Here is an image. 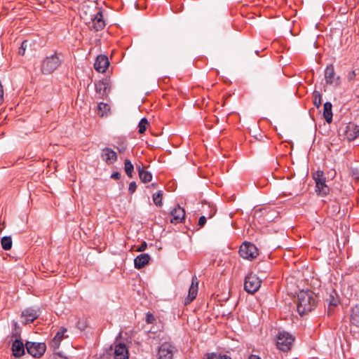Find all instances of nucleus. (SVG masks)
<instances>
[{
	"mask_svg": "<svg viewBox=\"0 0 359 359\" xmlns=\"http://www.w3.org/2000/svg\"><path fill=\"white\" fill-rule=\"evenodd\" d=\"M324 77L326 83L330 84L334 87H337L341 83V79L337 76L333 65H329L326 67L324 72Z\"/></svg>",
	"mask_w": 359,
	"mask_h": 359,
	"instance_id": "8",
	"label": "nucleus"
},
{
	"mask_svg": "<svg viewBox=\"0 0 359 359\" xmlns=\"http://www.w3.org/2000/svg\"><path fill=\"white\" fill-rule=\"evenodd\" d=\"M38 311L33 309H27L22 312L21 318L25 324L31 323L39 317Z\"/></svg>",
	"mask_w": 359,
	"mask_h": 359,
	"instance_id": "14",
	"label": "nucleus"
},
{
	"mask_svg": "<svg viewBox=\"0 0 359 359\" xmlns=\"http://www.w3.org/2000/svg\"><path fill=\"white\" fill-rule=\"evenodd\" d=\"M148 125H149V123H148L147 119L145 118H142L138 125V128H139L138 132L140 134H143L145 132V130H147V127Z\"/></svg>",
	"mask_w": 359,
	"mask_h": 359,
	"instance_id": "29",
	"label": "nucleus"
},
{
	"mask_svg": "<svg viewBox=\"0 0 359 359\" xmlns=\"http://www.w3.org/2000/svg\"><path fill=\"white\" fill-rule=\"evenodd\" d=\"M221 354L217 355L215 353H209L205 355L203 359H221Z\"/></svg>",
	"mask_w": 359,
	"mask_h": 359,
	"instance_id": "31",
	"label": "nucleus"
},
{
	"mask_svg": "<svg viewBox=\"0 0 359 359\" xmlns=\"http://www.w3.org/2000/svg\"><path fill=\"white\" fill-rule=\"evenodd\" d=\"M111 177L114 180H119L121 177V174L118 172H113Z\"/></svg>",
	"mask_w": 359,
	"mask_h": 359,
	"instance_id": "39",
	"label": "nucleus"
},
{
	"mask_svg": "<svg viewBox=\"0 0 359 359\" xmlns=\"http://www.w3.org/2000/svg\"><path fill=\"white\" fill-rule=\"evenodd\" d=\"M294 341V338L292 334L286 332H282L277 337L276 345L278 349L286 352L290 350Z\"/></svg>",
	"mask_w": 359,
	"mask_h": 359,
	"instance_id": "4",
	"label": "nucleus"
},
{
	"mask_svg": "<svg viewBox=\"0 0 359 359\" xmlns=\"http://www.w3.org/2000/svg\"><path fill=\"white\" fill-rule=\"evenodd\" d=\"M102 158L107 164H112L117 160L116 153L110 148H104L102 150Z\"/></svg>",
	"mask_w": 359,
	"mask_h": 359,
	"instance_id": "15",
	"label": "nucleus"
},
{
	"mask_svg": "<svg viewBox=\"0 0 359 359\" xmlns=\"http://www.w3.org/2000/svg\"><path fill=\"white\" fill-rule=\"evenodd\" d=\"M51 359H67V358L62 357L59 354H54Z\"/></svg>",
	"mask_w": 359,
	"mask_h": 359,
	"instance_id": "42",
	"label": "nucleus"
},
{
	"mask_svg": "<svg viewBox=\"0 0 359 359\" xmlns=\"http://www.w3.org/2000/svg\"><path fill=\"white\" fill-rule=\"evenodd\" d=\"M357 317H358V316H357V315H356V314H353V315H352V316H351V320H352V321H353V323H356V324H358V325H359V320H357V319H356V318H357Z\"/></svg>",
	"mask_w": 359,
	"mask_h": 359,
	"instance_id": "40",
	"label": "nucleus"
},
{
	"mask_svg": "<svg viewBox=\"0 0 359 359\" xmlns=\"http://www.w3.org/2000/svg\"><path fill=\"white\" fill-rule=\"evenodd\" d=\"M95 90H110L113 86L109 79H105L95 83Z\"/></svg>",
	"mask_w": 359,
	"mask_h": 359,
	"instance_id": "23",
	"label": "nucleus"
},
{
	"mask_svg": "<svg viewBox=\"0 0 359 359\" xmlns=\"http://www.w3.org/2000/svg\"><path fill=\"white\" fill-rule=\"evenodd\" d=\"M198 290V280L196 276L192 277L191 284L189 289L188 296L185 299V304H190L197 296Z\"/></svg>",
	"mask_w": 359,
	"mask_h": 359,
	"instance_id": "11",
	"label": "nucleus"
},
{
	"mask_svg": "<svg viewBox=\"0 0 359 359\" xmlns=\"http://www.w3.org/2000/svg\"><path fill=\"white\" fill-rule=\"evenodd\" d=\"M332 105L331 102H326L324 104L323 107V116L328 123H331L332 121Z\"/></svg>",
	"mask_w": 359,
	"mask_h": 359,
	"instance_id": "22",
	"label": "nucleus"
},
{
	"mask_svg": "<svg viewBox=\"0 0 359 359\" xmlns=\"http://www.w3.org/2000/svg\"><path fill=\"white\" fill-rule=\"evenodd\" d=\"M352 175L355 177V179H359V172L358 170H352Z\"/></svg>",
	"mask_w": 359,
	"mask_h": 359,
	"instance_id": "41",
	"label": "nucleus"
},
{
	"mask_svg": "<svg viewBox=\"0 0 359 359\" xmlns=\"http://www.w3.org/2000/svg\"><path fill=\"white\" fill-rule=\"evenodd\" d=\"M115 359H128V351L124 344H118L114 348Z\"/></svg>",
	"mask_w": 359,
	"mask_h": 359,
	"instance_id": "16",
	"label": "nucleus"
},
{
	"mask_svg": "<svg viewBox=\"0 0 359 359\" xmlns=\"http://www.w3.org/2000/svg\"><path fill=\"white\" fill-rule=\"evenodd\" d=\"M147 248V244L145 241L142 242L141 245L138 247L137 251V252H143Z\"/></svg>",
	"mask_w": 359,
	"mask_h": 359,
	"instance_id": "37",
	"label": "nucleus"
},
{
	"mask_svg": "<svg viewBox=\"0 0 359 359\" xmlns=\"http://www.w3.org/2000/svg\"><path fill=\"white\" fill-rule=\"evenodd\" d=\"M155 320H156V318H155L154 316L152 313H151L150 312H148L146 316V322L148 324H152L155 322Z\"/></svg>",
	"mask_w": 359,
	"mask_h": 359,
	"instance_id": "32",
	"label": "nucleus"
},
{
	"mask_svg": "<svg viewBox=\"0 0 359 359\" xmlns=\"http://www.w3.org/2000/svg\"><path fill=\"white\" fill-rule=\"evenodd\" d=\"M175 346L169 342L163 343L158 350V359H172Z\"/></svg>",
	"mask_w": 359,
	"mask_h": 359,
	"instance_id": "9",
	"label": "nucleus"
},
{
	"mask_svg": "<svg viewBox=\"0 0 359 359\" xmlns=\"http://www.w3.org/2000/svg\"><path fill=\"white\" fill-rule=\"evenodd\" d=\"M110 106L104 102H100L97 105V114L100 117L107 116L110 114Z\"/></svg>",
	"mask_w": 359,
	"mask_h": 359,
	"instance_id": "21",
	"label": "nucleus"
},
{
	"mask_svg": "<svg viewBox=\"0 0 359 359\" xmlns=\"http://www.w3.org/2000/svg\"><path fill=\"white\" fill-rule=\"evenodd\" d=\"M316 299L313 292L310 290L300 291L297 294V311L305 315L311 311L316 306Z\"/></svg>",
	"mask_w": 359,
	"mask_h": 359,
	"instance_id": "1",
	"label": "nucleus"
},
{
	"mask_svg": "<svg viewBox=\"0 0 359 359\" xmlns=\"http://www.w3.org/2000/svg\"><path fill=\"white\" fill-rule=\"evenodd\" d=\"M313 180L316 182V191L317 194L321 196L327 195L330 191V188L325 184L323 171L318 170L313 175Z\"/></svg>",
	"mask_w": 359,
	"mask_h": 359,
	"instance_id": "3",
	"label": "nucleus"
},
{
	"mask_svg": "<svg viewBox=\"0 0 359 359\" xmlns=\"http://www.w3.org/2000/svg\"><path fill=\"white\" fill-rule=\"evenodd\" d=\"M25 346L27 353L34 358H40L42 356L46 349L45 343L27 341Z\"/></svg>",
	"mask_w": 359,
	"mask_h": 359,
	"instance_id": "7",
	"label": "nucleus"
},
{
	"mask_svg": "<svg viewBox=\"0 0 359 359\" xmlns=\"http://www.w3.org/2000/svg\"><path fill=\"white\" fill-rule=\"evenodd\" d=\"M105 27V22L103 18L102 12L99 11L92 18V27L95 31L102 30Z\"/></svg>",
	"mask_w": 359,
	"mask_h": 359,
	"instance_id": "13",
	"label": "nucleus"
},
{
	"mask_svg": "<svg viewBox=\"0 0 359 359\" xmlns=\"http://www.w3.org/2000/svg\"><path fill=\"white\" fill-rule=\"evenodd\" d=\"M215 212H216L215 208H210V212L207 215L206 217L209 218V219L212 218L215 215Z\"/></svg>",
	"mask_w": 359,
	"mask_h": 359,
	"instance_id": "38",
	"label": "nucleus"
},
{
	"mask_svg": "<svg viewBox=\"0 0 359 359\" xmlns=\"http://www.w3.org/2000/svg\"><path fill=\"white\" fill-rule=\"evenodd\" d=\"M150 260V256L148 254H141L136 257L134 260L135 268L140 269L147 265Z\"/></svg>",
	"mask_w": 359,
	"mask_h": 359,
	"instance_id": "20",
	"label": "nucleus"
},
{
	"mask_svg": "<svg viewBox=\"0 0 359 359\" xmlns=\"http://www.w3.org/2000/svg\"><path fill=\"white\" fill-rule=\"evenodd\" d=\"M136 189H137L136 183L135 182H131L129 184L128 191L130 194H133L135 191Z\"/></svg>",
	"mask_w": 359,
	"mask_h": 359,
	"instance_id": "35",
	"label": "nucleus"
},
{
	"mask_svg": "<svg viewBox=\"0 0 359 359\" xmlns=\"http://www.w3.org/2000/svg\"><path fill=\"white\" fill-rule=\"evenodd\" d=\"M248 359H261L259 356L256 355H250Z\"/></svg>",
	"mask_w": 359,
	"mask_h": 359,
	"instance_id": "43",
	"label": "nucleus"
},
{
	"mask_svg": "<svg viewBox=\"0 0 359 359\" xmlns=\"http://www.w3.org/2000/svg\"><path fill=\"white\" fill-rule=\"evenodd\" d=\"M221 359H231V358L226 354L221 355Z\"/></svg>",
	"mask_w": 359,
	"mask_h": 359,
	"instance_id": "44",
	"label": "nucleus"
},
{
	"mask_svg": "<svg viewBox=\"0 0 359 359\" xmlns=\"http://www.w3.org/2000/svg\"><path fill=\"white\" fill-rule=\"evenodd\" d=\"M27 45H28V41H23L22 42V44H21V46L19 48V50H18V53L19 55H24L25 53V50L27 47Z\"/></svg>",
	"mask_w": 359,
	"mask_h": 359,
	"instance_id": "30",
	"label": "nucleus"
},
{
	"mask_svg": "<svg viewBox=\"0 0 359 359\" xmlns=\"http://www.w3.org/2000/svg\"><path fill=\"white\" fill-rule=\"evenodd\" d=\"M357 75V73L355 70L351 71L347 74V79L348 81H352L355 79V76Z\"/></svg>",
	"mask_w": 359,
	"mask_h": 359,
	"instance_id": "34",
	"label": "nucleus"
},
{
	"mask_svg": "<svg viewBox=\"0 0 359 359\" xmlns=\"http://www.w3.org/2000/svg\"><path fill=\"white\" fill-rule=\"evenodd\" d=\"M2 248L5 250H9L12 248V239L11 236H4L1 241Z\"/></svg>",
	"mask_w": 359,
	"mask_h": 359,
	"instance_id": "26",
	"label": "nucleus"
},
{
	"mask_svg": "<svg viewBox=\"0 0 359 359\" xmlns=\"http://www.w3.org/2000/svg\"><path fill=\"white\" fill-rule=\"evenodd\" d=\"M67 332V329L62 327L60 331L57 332L54 338L50 343V346L53 349H57L60 347L62 340L65 337V333Z\"/></svg>",
	"mask_w": 359,
	"mask_h": 359,
	"instance_id": "18",
	"label": "nucleus"
},
{
	"mask_svg": "<svg viewBox=\"0 0 359 359\" xmlns=\"http://www.w3.org/2000/svg\"><path fill=\"white\" fill-rule=\"evenodd\" d=\"M109 62L108 57L104 55H100L97 57L94 63V67L98 72L104 73L109 67Z\"/></svg>",
	"mask_w": 359,
	"mask_h": 359,
	"instance_id": "12",
	"label": "nucleus"
},
{
	"mask_svg": "<svg viewBox=\"0 0 359 359\" xmlns=\"http://www.w3.org/2000/svg\"><path fill=\"white\" fill-rule=\"evenodd\" d=\"M139 176L140 180L144 182H149L152 180V175L150 172L144 170L143 168L140 167L138 168Z\"/></svg>",
	"mask_w": 359,
	"mask_h": 359,
	"instance_id": "24",
	"label": "nucleus"
},
{
	"mask_svg": "<svg viewBox=\"0 0 359 359\" xmlns=\"http://www.w3.org/2000/svg\"><path fill=\"white\" fill-rule=\"evenodd\" d=\"M241 257L244 259L252 260L259 255L257 247L250 243H243L239 250Z\"/></svg>",
	"mask_w": 359,
	"mask_h": 359,
	"instance_id": "6",
	"label": "nucleus"
},
{
	"mask_svg": "<svg viewBox=\"0 0 359 359\" xmlns=\"http://www.w3.org/2000/svg\"><path fill=\"white\" fill-rule=\"evenodd\" d=\"M61 54L55 53L46 57L41 62V71L43 74H50L62 64Z\"/></svg>",
	"mask_w": 359,
	"mask_h": 359,
	"instance_id": "2",
	"label": "nucleus"
},
{
	"mask_svg": "<svg viewBox=\"0 0 359 359\" xmlns=\"http://www.w3.org/2000/svg\"><path fill=\"white\" fill-rule=\"evenodd\" d=\"M207 221V217L206 216H201L199 219H198V226H199V227H203L205 222Z\"/></svg>",
	"mask_w": 359,
	"mask_h": 359,
	"instance_id": "36",
	"label": "nucleus"
},
{
	"mask_svg": "<svg viewBox=\"0 0 359 359\" xmlns=\"http://www.w3.org/2000/svg\"><path fill=\"white\" fill-rule=\"evenodd\" d=\"M163 198V191H158L153 195V201L155 205L158 207H161L163 205L162 203Z\"/></svg>",
	"mask_w": 359,
	"mask_h": 359,
	"instance_id": "27",
	"label": "nucleus"
},
{
	"mask_svg": "<svg viewBox=\"0 0 359 359\" xmlns=\"http://www.w3.org/2000/svg\"><path fill=\"white\" fill-rule=\"evenodd\" d=\"M339 301L338 299V298H334V297L331 296L330 297V299H329V306H336L337 305H338Z\"/></svg>",
	"mask_w": 359,
	"mask_h": 359,
	"instance_id": "33",
	"label": "nucleus"
},
{
	"mask_svg": "<svg viewBox=\"0 0 359 359\" xmlns=\"http://www.w3.org/2000/svg\"><path fill=\"white\" fill-rule=\"evenodd\" d=\"M12 351L15 357H20L25 354V346L20 339H15L13 342Z\"/></svg>",
	"mask_w": 359,
	"mask_h": 359,
	"instance_id": "19",
	"label": "nucleus"
},
{
	"mask_svg": "<svg viewBox=\"0 0 359 359\" xmlns=\"http://www.w3.org/2000/svg\"><path fill=\"white\" fill-rule=\"evenodd\" d=\"M261 280L256 274L250 273L245 277L244 289L247 292L253 294L259 290L261 286Z\"/></svg>",
	"mask_w": 359,
	"mask_h": 359,
	"instance_id": "5",
	"label": "nucleus"
},
{
	"mask_svg": "<svg viewBox=\"0 0 359 359\" xmlns=\"http://www.w3.org/2000/svg\"><path fill=\"white\" fill-rule=\"evenodd\" d=\"M322 96L318 91H314L313 93V104L319 108L322 104Z\"/></svg>",
	"mask_w": 359,
	"mask_h": 359,
	"instance_id": "28",
	"label": "nucleus"
},
{
	"mask_svg": "<svg viewBox=\"0 0 359 359\" xmlns=\"http://www.w3.org/2000/svg\"><path fill=\"white\" fill-rule=\"evenodd\" d=\"M345 135L348 140H353L359 137V126L349 123L345 130Z\"/></svg>",
	"mask_w": 359,
	"mask_h": 359,
	"instance_id": "17",
	"label": "nucleus"
},
{
	"mask_svg": "<svg viewBox=\"0 0 359 359\" xmlns=\"http://www.w3.org/2000/svg\"><path fill=\"white\" fill-rule=\"evenodd\" d=\"M185 217V210L179 205L172 209L170 212V222L177 224L182 222Z\"/></svg>",
	"mask_w": 359,
	"mask_h": 359,
	"instance_id": "10",
	"label": "nucleus"
},
{
	"mask_svg": "<svg viewBox=\"0 0 359 359\" xmlns=\"http://www.w3.org/2000/svg\"><path fill=\"white\" fill-rule=\"evenodd\" d=\"M124 170L128 177H133V172L134 170V166L131 161L128 159L124 161Z\"/></svg>",
	"mask_w": 359,
	"mask_h": 359,
	"instance_id": "25",
	"label": "nucleus"
},
{
	"mask_svg": "<svg viewBox=\"0 0 359 359\" xmlns=\"http://www.w3.org/2000/svg\"><path fill=\"white\" fill-rule=\"evenodd\" d=\"M358 102H359V96H358Z\"/></svg>",
	"mask_w": 359,
	"mask_h": 359,
	"instance_id": "45",
	"label": "nucleus"
}]
</instances>
